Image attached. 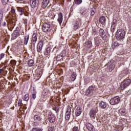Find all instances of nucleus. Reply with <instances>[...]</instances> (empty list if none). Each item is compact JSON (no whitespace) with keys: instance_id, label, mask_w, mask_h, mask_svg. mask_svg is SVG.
Masks as SVG:
<instances>
[{"instance_id":"nucleus-1","label":"nucleus","mask_w":131,"mask_h":131,"mask_svg":"<svg viewBox=\"0 0 131 131\" xmlns=\"http://www.w3.org/2000/svg\"><path fill=\"white\" fill-rule=\"evenodd\" d=\"M11 13L14 16L12 15L11 14H9L6 16V21L8 23V27H12V28H14V26H15V22L17 21L16 19V9L12 7L11 8Z\"/></svg>"},{"instance_id":"nucleus-2","label":"nucleus","mask_w":131,"mask_h":131,"mask_svg":"<svg viewBox=\"0 0 131 131\" xmlns=\"http://www.w3.org/2000/svg\"><path fill=\"white\" fill-rule=\"evenodd\" d=\"M116 38L118 40H121L125 36V31L123 29L118 30L116 32Z\"/></svg>"},{"instance_id":"nucleus-3","label":"nucleus","mask_w":131,"mask_h":131,"mask_svg":"<svg viewBox=\"0 0 131 131\" xmlns=\"http://www.w3.org/2000/svg\"><path fill=\"white\" fill-rule=\"evenodd\" d=\"M130 83H131V80L130 79H125L122 82L120 86V89L122 91H123V90L127 88V86H128V85H129Z\"/></svg>"},{"instance_id":"nucleus-4","label":"nucleus","mask_w":131,"mask_h":131,"mask_svg":"<svg viewBox=\"0 0 131 131\" xmlns=\"http://www.w3.org/2000/svg\"><path fill=\"white\" fill-rule=\"evenodd\" d=\"M94 93H95V88L93 86H90L86 90L85 95L87 97H92L94 95Z\"/></svg>"},{"instance_id":"nucleus-5","label":"nucleus","mask_w":131,"mask_h":131,"mask_svg":"<svg viewBox=\"0 0 131 131\" xmlns=\"http://www.w3.org/2000/svg\"><path fill=\"white\" fill-rule=\"evenodd\" d=\"M98 112V108H93L91 110L89 113V115L92 119H95L96 118V114Z\"/></svg>"},{"instance_id":"nucleus-6","label":"nucleus","mask_w":131,"mask_h":131,"mask_svg":"<svg viewBox=\"0 0 131 131\" xmlns=\"http://www.w3.org/2000/svg\"><path fill=\"white\" fill-rule=\"evenodd\" d=\"M119 102H120V98L119 96H116L112 98L110 101L111 105H116V104H118Z\"/></svg>"},{"instance_id":"nucleus-7","label":"nucleus","mask_w":131,"mask_h":131,"mask_svg":"<svg viewBox=\"0 0 131 131\" xmlns=\"http://www.w3.org/2000/svg\"><path fill=\"white\" fill-rule=\"evenodd\" d=\"M17 10L18 12H19V14L20 16H22L24 14L25 16H28L29 13L28 12H26V11L24 8L21 7H17Z\"/></svg>"},{"instance_id":"nucleus-8","label":"nucleus","mask_w":131,"mask_h":131,"mask_svg":"<svg viewBox=\"0 0 131 131\" xmlns=\"http://www.w3.org/2000/svg\"><path fill=\"white\" fill-rule=\"evenodd\" d=\"M42 30L43 32H48L51 30V25L45 23L42 26Z\"/></svg>"},{"instance_id":"nucleus-9","label":"nucleus","mask_w":131,"mask_h":131,"mask_svg":"<svg viewBox=\"0 0 131 131\" xmlns=\"http://www.w3.org/2000/svg\"><path fill=\"white\" fill-rule=\"evenodd\" d=\"M39 0H30V5L32 9H35L38 6Z\"/></svg>"},{"instance_id":"nucleus-10","label":"nucleus","mask_w":131,"mask_h":131,"mask_svg":"<svg viewBox=\"0 0 131 131\" xmlns=\"http://www.w3.org/2000/svg\"><path fill=\"white\" fill-rule=\"evenodd\" d=\"M70 115H71V107L69 106L67 107V110L66 113V120H69V119H70Z\"/></svg>"},{"instance_id":"nucleus-11","label":"nucleus","mask_w":131,"mask_h":131,"mask_svg":"<svg viewBox=\"0 0 131 131\" xmlns=\"http://www.w3.org/2000/svg\"><path fill=\"white\" fill-rule=\"evenodd\" d=\"M43 47V41L42 40H40L38 42L37 45V51L38 53H40V52L42 50V48Z\"/></svg>"},{"instance_id":"nucleus-12","label":"nucleus","mask_w":131,"mask_h":131,"mask_svg":"<svg viewBox=\"0 0 131 131\" xmlns=\"http://www.w3.org/2000/svg\"><path fill=\"white\" fill-rule=\"evenodd\" d=\"M85 126L89 131H95V127L90 122H86Z\"/></svg>"},{"instance_id":"nucleus-13","label":"nucleus","mask_w":131,"mask_h":131,"mask_svg":"<svg viewBox=\"0 0 131 131\" xmlns=\"http://www.w3.org/2000/svg\"><path fill=\"white\" fill-rule=\"evenodd\" d=\"M48 120L49 122L54 123L56 121V116L53 114L48 115Z\"/></svg>"},{"instance_id":"nucleus-14","label":"nucleus","mask_w":131,"mask_h":131,"mask_svg":"<svg viewBox=\"0 0 131 131\" xmlns=\"http://www.w3.org/2000/svg\"><path fill=\"white\" fill-rule=\"evenodd\" d=\"M50 3V0H42L41 2V8L46 9L48 7V5Z\"/></svg>"},{"instance_id":"nucleus-15","label":"nucleus","mask_w":131,"mask_h":131,"mask_svg":"<svg viewBox=\"0 0 131 131\" xmlns=\"http://www.w3.org/2000/svg\"><path fill=\"white\" fill-rule=\"evenodd\" d=\"M75 114L76 116H79L81 114V108L79 106H77L75 110Z\"/></svg>"},{"instance_id":"nucleus-16","label":"nucleus","mask_w":131,"mask_h":131,"mask_svg":"<svg viewBox=\"0 0 131 131\" xmlns=\"http://www.w3.org/2000/svg\"><path fill=\"white\" fill-rule=\"evenodd\" d=\"M32 44L34 46H35V43H36V41H37V34L36 33H34L32 36Z\"/></svg>"},{"instance_id":"nucleus-17","label":"nucleus","mask_w":131,"mask_h":131,"mask_svg":"<svg viewBox=\"0 0 131 131\" xmlns=\"http://www.w3.org/2000/svg\"><path fill=\"white\" fill-rule=\"evenodd\" d=\"M19 31L15 30L12 34V39H16L19 36Z\"/></svg>"},{"instance_id":"nucleus-18","label":"nucleus","mask_w":131,"mask_h":131,"mask_svg":"<svg viewBox=\"0 0 131 131\" xmlns=\"http://www.w3.org/2000/svg\"><path fill=\"white\" fill-rule=\"evenodd\" d=\"M57 21L59 23V25H61L62 24V22H63V14L61 12L58 14Z\"/></svg>"},{"instance_id":"nucleus-19","label":"nucleus","mask_w":131,"mask_h":131,"mask_svg":"<svg viewBox=\"0 0 131 131\" xmlns=\"http://www.w3.org/2000/svg\"><path fill=\"white\" fill-rule=\"evenodd\" d=\"M99 106L101 109H105L107 107V103L104 101H101L99 103Z\"/></svg>"},{"instance_id":"nucleus-20","label":"nucleus","mask_w":131,"mask_h":131,"mask_svg":"<svg viewBox=\"0 0 131 131\" xmlns=\"http://www.w3.org/2000/svg\"><path fill=\"white\" fill-rule=\"evenodd\" d=\"M99 22L102 24V25H105L106 23V17L104 16H101L100 18Z\"/></svg>"},{"instance_id":"nucleus-21","label":"nucleus","mask_w":131,"mask_h":131,"mask_svg":"<svg viewBox=\"0 0 131 131\" xmlns=\"http://www.w3.org/2000/svg\"><path fill=\"white\" fill-rule=\"evenodd\" d=\"M120 113L122 116H125L127 114V112H126V110L125 109H121L120 110Z\"/></svg>"},{"instance_id":"nucleus-22","label":"nucleus","mask_w":131,"mask_h":131,"mask_svg":"<svg viewBox=\"0 0 131 131\" xmlns=\"http://www.w3.org/2000/svg\"><path fill=\"white\" fill-rule=\"evenodd\" d=\"M33 119L34 121H40L41 120V118L38 115H34Z\"/></svg>"},{"instance_id":"nucleus-23","label":"nucleus","mask_w":131,"mask_h":131,"mask_svg":"<svg viewBox=\"0 0 131 131\" xmlns=\"http://www.w3.org/2000/svg\"><path fill=\"white\" fill-rule=\"evenodd\" d=\"M118 47H119V43H118V42H114L112 43V48L113 49H116V48H118Z\"/></svg>"},{"instance_id":"nucleus-24","label":"nucleus","mask_w":131,"mask_h":131,"mask_svg":"<svg viewBox=\"0 0 131 131\" xmlns=\"http://www.w3.org/2000/svg\"><path fill=\"white\" fill-rule=\"evenodd\" d=\"M50 54H51V47H48L46 49L45 55V56H48V55H50Z\"/></svg>"},{"instance_id":"nucleus-25","label":"nucleus","mask_w":131,"mask_h":131,"mask_svg":"<svg viewBox=\"0 0 131 131\" xmlns=\"http://www.w3.org/2000/svg\"><path fill=\"white\" fill-rule=\"evenodd\" d=\"M28 40H29V35H27L24 37V45H26L28 43Z\"/></svg>"},{"instance_id":"nucleus-26","label":"nucleus","mask_w":131,"mask_h":131,"mask_svg":"<svg viewBox=\"0 0 131 131\" xmlns=\"http://www.w3.org/2000/svg\"><path fill=\"white\" fill-rule=\"evenodd\" d=\"M99 35H100V36H101V37H102L103 39H104V34H105V31H104V30L100 29L99 30Z\"/></svg>"},{"instance_id":"nucleus-27","label":"nucleus","mask_w":131,"mask_h":131,"mask_svg":"<svg viewBox=\"0 0 131 131\" xmlns=\"http://www.w3.org/2000/svg\"><path fill=\"white\" fill-rule=\"evenodd\" d=\"M76 73H73V74H72V76H71V79L72 80V81H74V80H75V79H76Z\"/></svg>"},{"instance_id":"nucleus-28","label":"nucleus","mask_w":131,"mask_h":131,"mask_svg":"<svg viewBox=\"0 0 131 131\" xmlns=\"http://www.w3.org/2000/svg\"><path fill=\"white\" fill-rule=\"evenodd\" d=\"M107 66H110V68L111 69V71L114 69V67H115V66L114 64H112V63L111 61H110L107 64Z\"/></svg>"},{"instance_id":"nucleus-29","label":"nucleus","mask_w":131,"mask_h":131,"mask_svg":"<svg viewBox=\"0 0 131 131\" xmlns=\"http://www.w3.org/2000/svg\"><path fill=\"white\" fill-rule=\"evenodd\" d=\"M28 65L29 67H31L32 66H33L34 65V60L32 59H30L28 60Z\"/></svg>"},{"instance_id":"nucleus-30","label":"nucleus","mask_w":131,"mask_h":131,"mask_svg":"<svg viewBox=\"0 0 131 131\" xmlns=\"http://www.w3.org/2000/svg\"><path fill=\"white\" fill-rule=\"evenodd\" d=\"M79 26V23H78V21H76L75 22L74 25V29L75 30H76V29H78V27Z\"/></svg>"},{"instance_id":"nucleus-31","label":"nucleus","mask_w":131,"mask_h":131,"mask_svg":"<svg viewBox=\"0 0 131 131\" xmlns=\"http://www.w3.org/2000/svg\"><path fill=\"white\" fill-rule=\"evenodd\" d=\"M62 59H63V55H62L61 54H59L56 57V61H61Z\"/></svg>"},{"instance_id":"nucleus-32","label":"nucleus","mask_w":131,"mask_h":131,"mask_svg":"<svg viewBox=\"0 0 131 131\" xmlns=\"http://www.w3.org/2000/svg\"><path fill=\"white\" fill-rule=\"evenodd\" d=\"M116 28V25H115V24H113L112 25V27L111 28V31H112V32H114V31H115V29Z\"/></svg>"},{"instance_id":"nucleus-33","label":"nucleus","mask_w":131,"mask_h":131,"mask_svg":"<svg viewBox=\"0 0 131 131\" xmlns=\"http://www.w3.org/2000/svg\"><path fill=\"white\" fill-rule=\"evenodd\" d=\"M31 131H42V129L39 127H34L32 129Z\"/></svg>"},{"instance_id":"nucleus-34","label":"nucleus","mask_w":131,"mask_h":131,"mask_svg":"<svg viewBox=\"0 0 131 131\" xmlns=\"http://www.w3.org/2000/svg\"><path fill=\"white\" fill-rule=\"evenodd\" d=\"M24 101H26L27 102L28 100H29V94H26L24 96Z\"/></svg>"},{"instance_id":"nucleus-35","label":"nucleus","mask_w":131,"mask_h":131,"mask_svg":"<svg viewBox=\"0 0 131 131\" xmlns=\"http://www.w3.org/2000/svg\"><path fill=\"white\" fill-rule=\"evenodd\" d=\"M91 16H94V15H95V14H96V9L93 8L91 10Z\"/></svg>"},{"instance_id":"nucleus-36","label":"nucleus","mask_w":131,"mask_h":131,"mask_svg":"<svg viewBox=\"0 0 131 131\" xmlns=\"http://www.w3.org/2000/svg\"><path fill=\"white\" fill-rule=\"evenodd\" d=\"M74 2L76 5H80L82 3V0H75Z\"/></svg>"},{"instance_id":"nucleus-37","label":"nucleus","mask_w":131,"mask_h":131,"mask_svg":"<svg viewBox=\"0 0 131 131\" xmlns=\"http://www.w3.org/2000/svg\"><path fill=\"white\" fill-rule=\"evenodd\" d=\"M4 15V12H3V10H0V21L3 20V15Z\"/></svg>"},{"instance_id":"nucleus-38","label":"nucleus","mask_w":131,"mask_h":131,"mask_svg":"<svg viewBox=\"0 0 131 131\" xmlns=\"http://www.w3.org/2000/svg\"><path fill=\"white\" fill-rule=\"evenodd\" d=\"M16 61L14 60H12L10 61V64L12 65V66H15L16 65Z\"/></svg>"},{"instance_id":"nucleus-39","label":"nucleus","mask_w":131,"mask_h":131,"mask_svg":"<svg viewBox=\"0 0 131 131\" xmlns=\"http://www.w3.org/2000/svg\"><path fill=\"white\" fill-rule=\"evenodd\" d=\"M85 43H86V45H88V47L89 48H90V47L92 46V41H88L86 42Z\"/></svg>"},{"instance_id":"nucleus-40","label":"nucleus","mask_w":131,"mask_h":131,"mask_svg":"<svg viewBox=\"0 0 131 131\" xmlns=\"http://www.w3.org/2000/svg\"><path fill=\"white\" fill-rule=\"evenodd\" d=\"M33 126H37V125H38V122H37V121L34 120V122L33 123Z\"/></svg>"},{"instance_id":"nucleus-41","label":"nucleus","mask_w":131,"mask_h":131,"mask_svg":"<svg viewBox=\"0 0 131 131\" xmlns=\"http://www.w3.org/2000/svg\"><path fill=\"white\" fill-rule=\"evenodd\" d=\"M23 105V103H22V99H19L18 103V106H22Z\"/></svg>"},{"instance_id":"nucleus-42","label":"nucleus","mask_w":131,"mask_h":131,"mask_svg":"<svg viewBox=\"0 0 131 131\" xmlns=\"http://www.w3.org/2000/svg\"><path fill=\"white\" fill-rule=\"evenodd\" d=\"M9 0H3L2 3L3 5H7L9 3Z\"/></svg>"},{"instance_id":"nucleus-43","label":"nucleus","mask_w":131,"mask_h":131,"mask_svg":"<svg viewBox=\"0 0 131 131\" xmlns=\"http://www.w3.org/2000/svg\"><path fill=\"white\" fill-rule=\"evenodd\" d=\"M97 30L96 29H93V32H92V34L93 35H96V34H97Z\"/></svg>"},{"instance_id":"nucleus-44","label":"nucleus","mask_w":131,"mask_h":131,"mask_svg":"<svg viewBox=\"0 0 131 131\" xmlns=\"http://www.w3.org/2000/svg\"><path fill=\"white\" fill-rule=\"evenodd\" d=\"M73 131H79V128H78V127L74 126L73 128Z\"/></svg>"},{"instance_id":"nucleus-45","label":"nucleus","mask_w":131,"mask_h":131,"mask_svg":"<svg viewBox=\"0 0 131 131\" xmlns=\"http://www.w3.org/2000/svg\"><path fill=\"white\" fill-rule=\"evenodd\" d=\"M32 98L33 100H35V99H36V93L33 94L32 95Z\"/></svg>"},{"instance_id":"nucleus-46","label":"nucleus","mask_w":131,"mask_h":131,"mask_svg":"<svg viewBox=\"0 0 131 131\" xmlns=\"http://www.w3.org/2000/svg\"><path fill=\"white\" fill-rule=\"evenodd\" d=\"M54 128V126H51L48 128V131H53Z\"/></svg>"},{"instance_id":"nucleus-47","label":"nucleus","mask_w":131,"mask_h":131,"mask_svg":"<svg viewBox=\"0 0 131 131\" xmlns=\"http://www.w3.org/2000/svg\"><path fill=\"white\" fill-rule=\"evenodd\" d=\"M3 58H5V54L4 53H2L0 55V60H2V59H3Z\"/></svg>"},{"instance_id":"nucleus-48","label":"nucleus","mask_w":131,"mask_h":131,"mask_svg":"<svg viewBox=\"0 0 131 131\" xmlns=\"http://www.w3.org/2000/svg\"><path fill=\"white\" fill-rule=\"evenodd\" d=\"M2 26L4 27H6V26H7V23H6V21H4L3 23V24H2Z\"/></svg>"},{"instance_id":"nucleus-49","label":"nucleus","mask_w":131,"mask_h":131,"mask_svg":"<svg viewBox=\"0 0 131 131\" xmlns=\"http://www.w3.org/2000/svg\"><path fill=\"white\" fill-rule=\"evenodd\" d=\"M3 71H4V70L0 69V75H2Z\"/></svg>"},{"instance_id":"nucleus-50","label":"nucleus","mask_w":131,"mask_h":131,"mask_svg":"<svg viewBox=\"0 0 131 131\" xmlns=\"http://www.w3.org/2000/svg\"><path fill=\"white\" fill-rule=\"evenodd\" d=\"M2 26V20H0V27Z\"/></svg>"},{"instance_id":"nucleus-51","label":"nucleus","mask_w":131,"mask_h":131,"mask_svg":"<svg viewBox=\"0 0 131 131\" xmlns=\"http://www.w3.org/2000/svg\"><path fill=\"white\" fill-rule=\"evenodd\" d=\"M19 29V28L18 27H17L16 28V30H17V31H18V30Z\"/></svg>"},{"instance_id":"nucleus-52","label":"nucleus","mask_w":131,"mask_h":131,"mask_svg":"<svg viewBox=\"0 0 131 131\" xmlns=\"http://www.w3.org/2000/svg\"><path fill=\"white\" fill-rule=\"evenodd\" d=\"M18 1H24V0H18Z\"/></svg>"},{"instance_id":"nucleus-53","label":"nucleus","mask_w":131,"mask_h":131,"mask_svg":"<svg viewBox=\"0 0 131 131\" xmlns=\"http://www.w3.org/2000/svg\"><path fill=\"white\" fill-rule=\"evenodd\" d=\"M23 34H24V32L23 33Z\"/></svg>"}]
</instances>
